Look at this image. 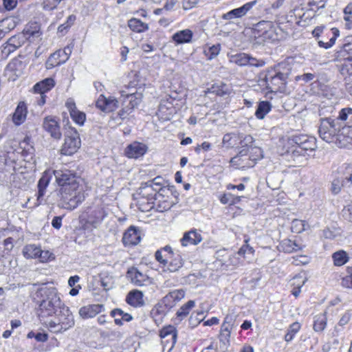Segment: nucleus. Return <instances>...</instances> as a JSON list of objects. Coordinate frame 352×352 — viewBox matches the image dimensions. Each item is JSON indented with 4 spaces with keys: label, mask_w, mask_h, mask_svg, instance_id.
Listing matches in <instances>:
<instances>
[{
    "label": "nucleus",
    "mask_w": 352,
    "mask_h": 352,
    "mask_svg": "<svg viewBox=\"0 0 352 352\" xmlns=\"http://www.w3.org/2000/svg\"><path fill=\"white\" fill-rule=\"evenodd\" d=\"M121 96L124 98L123 102L131 110L140 104L143 98L142 93L137 90L135 92L122 91Z\"/></svg>",
    "instance_id": "a211bd4d"
},
{
    "label": "nucleus",
    "mask_w": 352,
    "mask_h": 352,
    "mask_svg": "<svg viewBox=\"0 0 352 352\" xmlns=\"http://www.w3.org/2000/svg\"><path fill=\"white\" fill-rule=\"evenodd\" d=\"M143 296V293L141 291L134 289L129 292L126 302L134 307H140L144 305Z\"/></svg>",
    "instance_id": "a878e982"
},
{
    "label": "nucleus",
    "mask_w": 352,
    "mask_h": 352,
    "mask_svg": "<svg viewBox=\"0 0 352 352\" xmlns=\"http://www.w3.org/2000/svg\"><path fill=\"white\" fill-rule=\"evenodd\" d=\"M249 155H254L255 157H257V153H251V149L249 147H241L239 153L234 157L231 158L230 163L232 165H240L242 164L239 162L241 157H249Z\"/></svg>",
    "instance_id": "37998d69"
},
{
    "label": "nucleus",
    "mask_w": 352,
    "mask_h": 352,
    "mask_svg": "<svg viewBox=\"0 0 352 352\" xmlns=\"http://www.w3.org/2000/svg\"><path fill=\"white\" fill-rule=\"evenodd\" d=\"M28 109L26 104L24 102H20L12 116V121L15 125L19 126L23 123L26 119Z\"/></svg>",
    "instance_id": "393cba45"
},
{
    "label": "nucleus",
    "mask_w": 352,
    "mask_h": 352,
    "mask_svg": "<svg viewBox=\"0 0 352 352\" xmlns=\"http://www.w3.org/2000/svg\"><path fill=\"white\" fill-rule=\"evenodd\" d=\"M292 67L287 62H280L268 69L270 79V91L274 93H286L287 84L291 81Z\"/></svg>",
    "instance_id": "f03ea898"
},
{
    "label": "nucleus",
    "mask_w": 352,
    "mask_h": 352,
    "mask_svg": "<svg viewBox=\"0 0 352 352\" xmlns=\"http://www.w3.org/2000/svg\"><path fill=\"white\" fill-rule=\"evenodd\" d=\"M107 214L108 213L104 208H97L91 212L89 219L91 224L98 225L104 219Z\"/></svg>",
    "instance_id": "473e14b6"
},
{
    "label": "nucleus",
    "mask_w": 352,
    "mask_h": 352,
    "mask_svg": "<svg viewBox=\"0 0 352 352\" xmlns=\"http://www.w3.org/2000/svg\"><path fill=\"white\" fill-rule=\"evenodd\" d=\"M54 86V80L52 78H47L38 82H36L34 85L33 89L35 93L42 94L50 91Z\"/></svg>",
    "instance_id": "cd10ccee"
},
{
    "label": "nucleus",
    "mask_w": 352,
    "mask_h": 352,
    "mask_svg": "<svg viewBox=\"0 0 352 352\" xmlns=\"http://www.w3.org/2000/svg\"><path fill=\"white\" fill-rule=\"evenodd\" d=\"M192 36V31L190 29H185L174 33L172 36V40L176 45H181L191 43Z\"/></svg>",
    "instance_id": "b1692460"
},
{
    "label": "nucleus",
    "mask_w": 352,
    "mask_h": 352,
    "mask_svg": "<svg viewBox=\"0 0 352 352\" xmlns=\"http://www.w3.org/2000/svg\"><path fill=\"white\" fill-rule=\"evenodd\" d=\"M113 97L110 96L106 98L103 94H101L96 101V107L102 111H105L107 105L109 104Z\"/></svg>",
    "instance_id": "680f3d73"
},
{
    "label": "nucleus",
    "mask_w": 352,
    "mask_h": 352,
    "mask_svg": "<svg viewBox=\"0 0 352 352\" xmlns=\"http://www.w3.org/2000/svg\"><path fill=\"white\" fill-rule=\"evenodd\" d=\"M62 50H58L52 53L47 58L45 63V67L47 69H51L55 67L59 66L65 63L64 58L61 57L63 54Z\"/></svg>",
    "instance_id": "c756f323"
},
{
    "label": "nucleus",
    "mask_w": 352,
    "mask_h": 352,
    "mask_svg": "<svg viewBox=\"0 0 352 352\" xmlns=\"http://www.w3.org/2000/svg\"><path fill=\"white\" fill-rule=\"evenodd\" d=\"M272 104L267 100L260 101L257 105L255 111V116L258 120H263L265 116L271 111Z\"/></svg>",
    "instance_id": "2f4dec72"
},
{
    "label": "nucleus",
    "mask_w": 352,
    "mask_h": 352,
    "mask_svg": "<svg viewBox=\"0 0 352 352\" xmlns=\"http://www.w3.org/2000/svg\"><path fill=\"white\" fill-rule=\"evenodd\" d=\"M248 55L245 53H239L232 56V61L239 66L248 65Z\"/></svg>",
    "instance_id": "864d4df0"
},
{
    "label": "nucleus",
    "mask_w": 352,
    "mask_h": 352,
    "mask_svg": "<svg viewBox=\"0 0 352 352\" xmlns=\"http://www.w3.org/2000/svg\"><path fill=\"white\" fill-rule=\"evenodd\" d=\"M43 127L53 139L56 140L61 139L62 133L60 127L56 118L50 116L45 117L43 121Z\"/></svg>",
    "instance_id": "9b49d317"
},
{
    "label": "nucleus",
    "mask_w": 352,
    "mask_h": 352,
    "mask_svg": "<svg viewBox=\"0 0 352 352\" xmlns=\"http://www.w3.org/2000/svg\"><path fill=\"white\" fill-rule=\"evenodd\" d=\"M126 276L131 280L132 283L138 287L152 283V279L147 274L141 272L135 267H131L128 269Z\"/></svg>",
    "instance_id": "9d476101"
},
{
    "label": "nucleus",
    "mask_w": 352,
    "mask_h": 352,
    "mask_svg": "<svg viewBox=\"0 0 352 352\" xmlns=\"http://www.w3.org/2000/svg\"><path fill=\"white\" fill-rule=\"evenodd\" d=\"M305 221L300 219H294L292 221L291 230L294 233H301L305 230Z\"/></svg>",
    "instance_id": "6e6d98bb"
},
{
    "label": "nucleus",
    "mask_w": 352,
    "mask_h": 352,
    "mask_svg": "<svg viewBox=\"0 0 352 352\" xmlns=\"http://www.w3.org/2000/svg\"><path fill=\"white\" fill-rule=\"evenodd\" d=\"M351 319V314L349 311H347L342 315L338 324L335 327L334 332L333 333L334 336H338L339 332L342 330V327L348 324Z\"/></svg>",
    "instance_id": "a18cd8bd"
},
{
    "label": "nucleus",
    "mask_w": 352,
    "mask_h": 352,
    "mask_svg": "<svg viewBox=\"0 0 352 352\" xmlns=\"http://www.w3.org/2000/svg\"><path fill=\"white\" fill-rule=\"evenodd\" d=\"M39 253L41 254V248L34 244L27 245L23 249V254L26 258H36Z\"/></svg>",
    "instance_id": "e433bc0d"
},
{
    "label": "nucleus",
    "mask_w": 352,
    "mask_h": 352,
    "mask_svg": "<svg viewBox=\"0 0 352 352\" xmlns=\"http://www.w3.org/2000/svg\"><path fill=\"white\" fill-rule=\"evenodd\" d=\"M351 127L349 123L342 125L332 117L320 118L318 126L320 138L327 142H332L335 139L338 140L341 135H344V131Z\"/></svg>",
    "instance_id": "7ed1b4c3"
},
{
    "label": "nucleus",
    "mask_w": 352,
    "mask_h": 352,
    "mask_svg": "<svg viewBox=\"0 0 352 352\" xmlns=\"http://www.w3.org/2000/svg\"><path fill=\"white\" fill-rule=\"evenodd\" d=\"M166 257L168 258V270L170 272L178 271L184 265V260L178 252Z\"/></svg>",
    "instance_id": "bb28decb"
},
{
    "label": "nucleus",
    "mask_w": 352,
    "mask_h": 352,
    "mask_svg": "<svg viewBox=\"0 0 352 352\" xmlns=\"http://www.w3.org/2000/svg\"><path fill=\"white\" fill-rule=\"evenodd\" d=\"M338 57H342L343 59H347L352 62V43L343 45L342 49L338 52Z\"/></svg>",
    "instance_id": "3c124183"
},
{
    "label": "nucleus",
    "mask_w": 352,
    "mask_h": 352,
    "mask_svg": "<svg viewBox=\"0 0 352 352\" xmlns=\"http://www.w3.org/2000/svg\"><path fill=\"white\" fill-rule=\"evenodd\" d=\"M57 318L49 322V327L56 333L65 331L74 325V319L68 307L65 306L56 314Z\"/></svg>",
    "instance_id": "20e7f679"
},
{
    "label": "nucleus",
    "mask_w": 352,
    "mask_h": 352,
    "mask_svg": "<svg viewBox=\"0 0 352 352\" xmlns=\"http://www.w3.org/2000/svg\"><path fill=\"white\" fill-rule=\"evenodd\" d=\"M344 19L346 21V26L348 28L352 27V3L348 4L343 10Z\"/></svg>",
    "instance_id": "13d9d810"
},
{
    "label": "nucleus",
    "mask_w": 352,
    "mask_h": 352,
    "mask_svg": "<svg viewBox=\"0 0 352 352\" xmlns=\"http://www.w3.org/2000/svg\"><path fill=\"white\" fill-rule=\"evenodd\" d=\"M51 177L52 176L50 172L45 171L38 182V192L36 198V205L38 206L41 204L43 201V197L45 194L46 188L50 182Z\"/></svg>",
    "instance_id": "6ab92c4d"
},
{
    "label": "nucleus",
    "mask_w": 352,
    "mask_h": 352,
    "mask_svg": "<svg viewBox=\"0 0 352 352\" xmlns=\"http://www.w3.org/2000/svg\"><path fill=\"white\" fill-rule=\"evenodd\" d=\"M160 336L162 342L166 344L170 343L171 348L174 346L177 342V333L175 327L168 325L164 327L160 332Z\"/></svg>",
    "instance_id": "412c9836"
},
{
    "label": "nucleus",
    "mask_w": 352,
    "mask_h": 352,
    "mask_svg": "<svg viewBox=\"0 0 352 352\" xmlns=\"http://www.w3.org/2000/svg\"><path fill=\"white\" fill-rule=\"evenodd\" d=\"M272 27L271 21H261L254 25L253 30L255 34L256 33L258 36H261L266 34Z\"/></svg>",
    "instance_id": "4c0bfd02"
},
{
    "label": "nucleus",
    "mask_w": 352,
    "mask_h": 352,
    "mask_svg": "<svg viewBox=\"0 0 352 352\" xmlns=\"http://www.w3.org/2000/svg\"><path fill=\"white\" fill-rule=\"evenodd\" d=\"M195 305V302L192 300H188L186 303L182 305L179 309L177 311V317L179 318L180 320H183L184 318L186 317L190 313V309Z\"/></svg>",
    "instance_id": "c03bdc74"
},
{
    "label": "nucleus",
    "mask_w": 352,
    "mask_h": 352,
    "mask_svg": "<svg viewBox=\"0 0 352 352\" xmlns=\"http://www.w3.org/2000/svg\"><path fill=\"white\" fill-rule=\"evenodd\" d=\"M258 83V85L261 87H265V88L270 91V79L268 78V69L265 72H261L259 74Z\"/></svg>",
    "instance_id": "052dcab7"
},
{
    "label": "nucleus",
    "mask_w": 352,
    "mask_h": 352,
    "mask_svg": "<svg viewBox=\"0 0 352 352\" xmlns=\"http://www.w3.org/2000/svg\"><path fill=\"white\" fill-rule=\"evenodd\" d=\"M137 192L139 195L150 203L153 204L154 201L157 200V188L148 181L142 182Z\"/></svg>",
    "instance_id": "dca6fc26"
},
{
    "label": "nucleus",
    "mask_w": 352,
    "mask_h": 352,
    "mask_svg": "<svg viewBox=\"0 0 352 352\" xmlns=\"http://www.w3.org/2000/svg\"><path fill=\"white\" fill-rule=\"evenodd\" d=\"M36 296L41 298V302H58L60 298L57 289L54 287L43 286L38 288L36 292Z\"/></svg>",
    "instance_id": "2eb2a0df"
},
{
    "label": "nucleus",
    "mask_w": 352,
    "mask_h": 352,
    "mask_svg": "<svg viewBox=\"0 0 352 352\" xmlns=\"http://www.w3.org/2000/svg\"><path fill=\"white\" fill-rule=\"evenodd\" d=\"M76 20V16L75 14H70L68 16L65 21L58 27L57 34L58 36H65L69 32L71 27L74 25Z\"/></svg>",
    "instance_id": "72a5a7b5"
},
{
    "label": "nucleus",
    "mask_w": 352,
    "mask_h": 352,
    "mask_svg": "<svg viewBox=\"0 0 352 352\" xmlns=\"http://www.w3.org/2000/svg\"><path fill=\"white\" fill-rule=\"evenodd\" d=\"M292 240L289 239H283L278 245V250L285 253L294 252V248L292 247Z\"/></svg>",
    "instance_id": "4d7b16f0"
},
{
    "label": "nucleus",
    "mask_w": 352,
    "mask_h": 352,
    "mask_svg": "<svg viewBox=\"0 0 352 352\" xmlns=\"http://www.w3.org/2000/svg\"><path fill=\"white\" fill-rule=\"evenodd\" d=\"M110 314L112 318H115L114 322L118 326H122L123 321L130 322L133 320V316L131 314L124 312L119 308L113 309Z\"/></svg>",
    "instance_id": "7c9ffc66"
},
{
    "label": "nucleus",
    "mask_w": 352,
    "mask_h": 352,
    "mask_svg": "<svg viewBox=\"0 0 352 352\" xmlns=\"http://www.w3.org/2000/svg\"><path fill=\"white\" fill-rule=\"evenodd\" d=\"M201 234L197 230L193 229L184 234L183 237L181 239V244L182 246H187L188 245H196L202 241Z\"/></svg>",
    "instance_id": "5701e85b"
},
{
    "label": "nucleus",
    "mask_w": 352,
    "mask_h": 352,
    "mask_svg": "<svg viewBox=\"0 0 352 352\" xmlns=\"http://www.w3.org/2000/svg\"><path fill=\"white\" fill-rule=\"evenodd\" d=\"M345 180L344 179V176L338 177L335 178L331 182V192L333 195H338L340 192L342 187L345 186Z\"/></svg>",
    "instance_id": "de8ad7c7"
},
{
    "label": "nucleus",
    "mask_w": 352,
    "mask_h": 352,
    "mask_svg": "<svg viewBox=\"0 0 352 352\" xmlns=\"http://www.w3.org/2000/svg\"><path fill=\"white\" fill-rule=\"evenodd\" d=\"M31 138L26 136L23 140L20 143L21 148H23L22 154L23 156H28V155H32L34 152V148L32 144H30Z\"/></svg>",
    "instance_id": "8fccbe9b"
},
{
    "label": "nucleus",
    "mask_w": 352,
    "mask_h": 352,
    "mask_svg": "<svg viewBox=\"0 0 352 352\" xmlns=\"http://www.w3.org/2000/svg\"><path fill=\"white\" fill-rule=\"evenodd\" d=\"M348 275L342 280V286L352 289V267H347L346 269Z\"/></svg>",
    "instance_id": "69168bd1"
},
{
    "label": "nucleus",
    "mask_w": 352,
    "mask_h": 352,
    "mask_svg": "<svg viewBox=\"0 0 352 352\" xmlns=\"http://www.w3.org/2000/svg\"><path fill=\"white\" fill-rule=\"evenodd\" d=\"M349 116H351V118L352 119V108H343L340 111L338 116L335 119L338 122L345 121Z\"/></svg>",
    "instance_id": "0e129e2a"
},
{
    "label": "nucleus",
    "mask_w": 352,
    "mask_h": 352,
    "mask_svg": "<svg viewBox=\"0 0 352 352\" xmlns=\"http://www.w3.org/2000/svg\"><path fill=\"white\" fill-rule=\"evenodd\" d=\"M332 258L336 266H342L348 262L349 257L346 251L341 250L334 252Z\"/></svg>",
    "instance_id": "ea45409f"
},
{
    "label": "nucleus",
    "mask_w": 352,
    "mask_h": 352,
    "mask_svg": "<svg viewBox=\"0 0 352 352\" xmlns=\"http://www.w3.org/2000/svg\"><path fill=\"white\" fill-rule=\"evenodd\" d=\"M56 182L60 187L61 200L59 204L62 208L72 210L81 202L80 197L77 195L79 183L76 173L64 169L54 170Z\"/></svg>",
    "instance_id": "f257e3e1"
},
{
    "label": "nucleus",
    "mask_w": 352,
    "mask_h": 352,
    "mask_svg": "<svg viewBox=\"0 0 352 352\" xmlns=\"http://www.w3.org/2000/svg\"><path fill=\"white\" fill-rule=\"evenodd\" d=\"M287 144H295V146L301 149L309 157L317 148L316 139L306 134L292 135L288 138Z\"/></svg>",
    "instance_id": "39448f33"
},
{
    "label": "nucleus",
    "mask_w": 352,
    "mask_h": 352,
    "mask_svg": "<svg viewBox=\"0 0 352 352\" xmlns=\"http://www.w3.org/2000/svg\"><path fill=\"white\" fill-rule=\"evenodd\" d=\"M148 182H150V184L153 185L157 189L159 187H162L169 184L168 182L161 176H157L153 179L149 180Z\"/></svg>",
    "instance_id": "338daca9"
},
{
    "label": "nucleus",
    "mask_w": 352,
    "mask_h": 352,
    "mask_svg": "<svg viewBox=\"0 0 352 352\" xmlns=\"http://www.w3.org/2000/svg\"><path fill=\"white\" fill-rule=\"evenodd\" d=\"M204 320V312H197L196 315L193 314L190 316L188 319L189 325L191 328L196 327L202 320Z\"/></svg>",
    "instance_id": "bf43d9fd"
},
{
    "label": "nucleus",
    "mask_w": 352,
    "mask_h": 352,
    "mask_svg": "<svg viewBox=\"0 0 352 352\" xmlns=\"http://www.w3.org/2000/svg\"><path fill=\"white\" fill-rule=\"evenodd\" d=\"M169 311L159 302L151 311V316L153 318L155 322L159 324L162 322L164 317Z\"/></svg>",
    "instance_id": "c85d7f7f"
},
{
    "label": "nucleus",
    "mask_w": 352,
    "mask_h": 352,
    "mask_svg": "<svg viewBox=\"0 0 352 352\" xmlns=\"http://www.w3.org/2000/svg\"><path fill=\"white\" fill-rule=\"evenodd\" d=\"M147 150L148 147L146 144L139 142H133L126 147L124 153L129 158L138 159L142 157Z\"/></svg>",
    "instance_id": "ddd939ff"
},
{
    "label": "nucleus",
    "mask_w": 352,
    "mask_h": 352,
    "mask_svg": "<svg viewBox=\"0 0 352 352\" xmlns=\"http://www.w3.org/2000/svg\"><path fill=\"white\" fill-rule=\"evenodd\" d=\"M249 239H245L243 244L238 251V254L243 256L244 258H247L248 255H252L254 252V250L248 244Z\"/></svg>",
    "instance_id": "5fc2aeb1"
},
{
    "label": "nucleus",
    "mask_w": 352,
    "mask_h": 352,
    "mask_svg": "<svg viewBox=\"0 0 352 352\" xmlns=\"http://www.w3.org/2000/svg\"><path fill=\"white\" fill-rule=\"evenodd\" d=\"M340 73L344 77H346L348 76L352 75V62L347 60L344 59V63L338 64L336 65Z\"/></svg>",
    "instance_id": "49530a36"
},
{
    "label": "nucleus",
    "mask_w": 352,
    "mask_h": 352,
    "mask_svg": "<svg viewBox=\"0 0 352 352\" xmlns=\"http://www.w3.org/2000/svg\"><path fill=\"white\" fill-rule=\"evenodd\" d=\"M65 305L60 299L58 302H54L52 301L41 302L39 304V309L38 310V315L41 318L52 316L56 315L62 309Z\"/></svg>",
    "instance_id": "1a4fd4ad"
},
{
    "label": "nucleus",
    "mask_w": 352,
    "mask_h": 352,
    "mask_svg": "<svg viewBox=\"0 0 352 352\" xmlns=\"http://www.w3.org/2000/svg\"><path fill=\"white\" fill-rule=\"evenodd\" d=\"M129 28L135 32H143L148 29L147 23L142 22L140 19L132 18L128 21Z\"/></svg>",
    "instance_id": "c9c22d12"
},
{
    "label": "nucleus",
    "mask_w": 352,
    "mask_h": 352,
    "mask_svg": "<svg viewBox=\"0 0 352 352\" xmlns=\"http://www.w3.org/2000/svg\"><path fill=\"white\" fill-rule=\"evenodd\" d=\"M326 312L322 314L317 315L314 317V329L316 332H322L324 330L327 326V316Z\"/></svg>",
    "instance_id": "a19ab883"
},
{
    "label": "nucleus",
    "mask_w": 352,
    "mask_h": 352,
    "mask_svg": "<svg viewBox=\"0 0 352 352\" xmlns=\"http://www.w3.org/2000/svg\"><path fill=\"white\" fill-rule=\"evenodd\" d=\"M300 329V324L299 322H294L290 324L287 333L285 336V340L287 342L292 341L295 336V334L298 332Z\"/></svg>",
    "instance_id": "603ef678"
},
{
    "label": "nucleus",
    "mask_w": 352,
    "mask_h": 352,
    "mask_svg": "<svg viewBox=\"0 0 352 352\" xmlns=\"http://www.w3.org/2000/svg\"><path fill=\"white\" fill-rule=\"evenodd\" d=\"M104 310V305L102 304L88 305L80 307L79 315L83 319H87L95 317L97 314Z\"/></svg>",
    "instance_id": "aec40b11"
},
{
    "label": "nucleus",
    "mask_w": 352,
    "mask_h": 352,
    "mask_svg": "<svg viewBox=\"0 0 352 352\" xmlns=\"http://www.w3.org/2000/svg\"><path fill=\"white\" fill-rule=\"evenodd\" d=\"M175 204L176 202L168 201L164 199H159L157 210L160 212L167 211L170 210Z\"/></svg>",
    "instance_id": "e2e57ef3"
},
{
    "label": "nucleus",
    "mask_w": 352,
    "mask_h": 352,
    "mask_svg": "<svg viewBox=\"0 0 352 352\" xmlns=\"http://www.w3.org/2000/svg\"><path fill=\"white\" fill-rule=\"evenodd\" d=\"M185 295V292L182 289H175L168 292L160 302L169 311L180 301Z\"/></svg>",
    "instance_id": "f8f14e48"
},
{
    "label": "nucleus",
    "mask_w": 352,
    "mask_h": 352,
    "mask_svg": "<svg viewBox=\"0 0 352 352\" xmlns=\"http://www.w3.org/2000/svg\"><path fill=\"white\" fill-rule=\"evenodd\" d=\"M254 140L251 135H245L241 140L240 144L241 147H249L251 149V153H257V156H261V150L260 148L253 146Z\"/></svg>",
    "instance_id": "58836bf2"
},
{
    "label": "nucleus",
    "mask_w": 352,
    "mask_h": 352,
    "mask_svg": "<svg viewBox=\"0 0 352 352\" xmlns=\"http://www.w3.org/2000/svg\"><path fill=\"white\" fill-rule=\"evenodd\" d=\"M342 213L345 219L352 223V201L344 207Z\"/></svg>",
    "instance_id": "774afa93"
},
{
    "label": "nucleus",
    "mask_w": 352,
    "mask_h": 352,
    "mask_svg": "<svg viewBox=\"0 0 352 352\" xmlns=\"http://www.w3.org/2000/svg\"><path fill=\"white\" fill-rule=\"evenodd\" d=\"M221 50V45L217 43L212 46H206L204 47V54L208 60H212L215 58Z\"/></svg>",
    "instance_id": "09e8293b"
},
{
    "label": "nucleus",
    "mask_w": 352,
    "mask_h": 352,
    "mask_svg": "<svg viewBox=\"0 0 352 352\" xmlns=\"http://www.w3.org/2000/svg\"><path fill=\"white\" fill-rule=\"evenodd\" d=\"M287 145V150L282 154L285 160L293 163L294 166H300L307 162L309 157L301 149L295 146V144Z\"/></svg>",
    "instance_id": "0eeeda50"
},
{
    "label": "nucleus",
    "mask_w": 352,
    "mask_h": 352,
    "mask_svg": "<svg viewBox=\"0 0 352 352\" xmlns=\"http://www.w3.org/2000/svg\"><path fill=\"white\" fill-rule=\"evenodd\" d=\"M81 141L77 131L72 128L71 131L65 135V142L61 148V153L65 155H72L80 148Z\"/></svg>",
    "instance_id": "6e6552de"
},
{
    "label": "nucleus",
    "mask_w": 352,
    "mask_h": 352,
    "mask_svg": "<svg viewBox=\"0 0 352 352\" xmlns=\"http://www.w3.org/2000/svg\"><path fill=\"white\" fill-rule=\"evenodd\" d=\"M141 240L140 230L138 228L131 226L124 233L122 242L125 246L135 245Z\"/></svg>",
    "instance_id": "f3484780"
},
{
    "label": "nucleus",
    "mask_w": 352,
    "mask_h": 352,
    "mask_svg": "<svg viewBox=\"0 0 352 352\" xmlns=\"http://www.w3.org/2000/svg\"><path fill=\"white\" fill-rule=\"evenodd\" d=\"M206 94H212L219 96H223L229 94V89L225 83L214 84L205 91Z\"/></svg>",
    "instance_id": "f704fd0d"
},
{
    "label": "nucleus",
    "mask_w": 352,
    "mask_h": 352,
    "mask_svg": "<svg viewBox=\"0 0 352 352\" xmlns=\"http://www.w3.org/2000/svg\"><path fill=\"white\" fill-rule=\"evenodd\" d=\"M66 107L74 122L80 126H82L86 120V114L78 110L76 104L73 101H67Z\"/></svg>",
    "instance_id": "4be33fe9"
},
{
    "label": "nucleus",
    "mask_w": 352,
    "mask_h": 352,
    "mask_svg": "<svg viewBox=\"0 0 352 352\" xmlns=\"http://www.w3.org/2000/svg\"><path fill=\"white\" fill-rule=\"evenodd\" d=\"M257 1L254 0L248 3H245L243 6L231 10L230 11L225 13L222 16V19L225 20H231L233 19L241 18L245 16L247 12L250 10L252 7L256 5Z\"/></svg>",
    "instance_id": "4468645a"
},
{
    "label": "nucleus",
    "mask_w": 352,
    "mask_h": 352,
    "mask_svg": "<svg viewBox=\"0 0 352 352\" xmlns=\"http://www.w3.org/2000/svg\"><path fill=\"white\" fill-rule=\"evenodd\" d=\"M261 158V156L255 157L254 155H249V157H241V159L239 162L242 164L240 165H232L233 166H236V168H247L253 167L256 161Z\"/></svg>",
    "instance_id": "79ce46f5"
},
{
    "label": "nucleus",
    "mask_w": 352,
    "mask_h": 352,
    "mask_svg": "<svg viewBox=\"0 0 352 352\" xmlns=\"http://www.w3.org/2000/svg\"><path fill=\"white\" fill-rule=\"evenodd\" d=\"M34 34L35 32L28 30L10 37L3 46L2 54L6 57L8 56L10 54L24 45Z\"/></svg>",
    "instance_id": "423d86ee"
}]
</instances>
